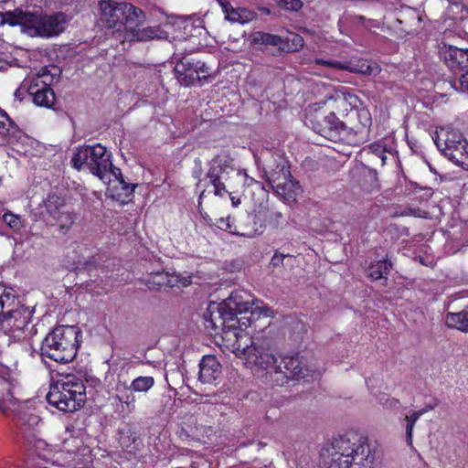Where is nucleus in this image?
I'll return each instance as SVG.
<instances>
[{
  "label": "nucleus",
  "instance_id": "f257e3e1",
  "mask_svg": "<svg viewBox=\"0 0 468 468\" xmlns=\"http://www.w3.org/2000/svg\"><path fill=\"white\" fill-rule=\"evenodd\" d=\"M272 329L268 326L258 333L251 344L237 347V356L244 359L250 367H259L270 370L271 378L277 386H283L289 379L304 378L313 369L307 366L306 359L299 354L282 357L279 364L273 355L272 340L269 336Z\"/></svg>",
  "mask_w": 468,
  "mask_h": 468
},
{
  "label": "nucleus",
  "instance_id": "f03ea898",
  "mask_svg": "<svg viewBox=\"0 0 468 468\" xmlns=\"http://www.w3.org/2000/svg\"><path fill=\"white\" fill-rule=\"evenodd\" d=\"M101 20L108 28H115L112 31L113 37L122 43L125 41H148L158 37L159 28L148 27L139 28L144 22V12L126 2L116 0H101Z\"/></svg>",
  "mask_w": 468,
  "mask_h": 468
},
{
  "label": "nucleus",
  "instance_id": "7ed1b4c3",
  "mask_svg": "<svg viewBox=\"0 0 468 468\" xmlns=\"http://www.w3.org/2000/svg\"><path fill=\"white\" fill-rule=\"evenodd\" d=\"M375 453L367 437L351 433L332 443V452L324 461L327 468H372Z\"/></svg>",
  "mask_w": 468,
  "mask_h": 468
},
{
  "label": "nucleus",
  "instance_id": "20e7f679",
  "mask_svg": "<svg viewBox=\"0 0 468 468\" xmlns=\"http://www.w3.org/2000/svg\"><path fill=\"white\" fill-rule=\"evenodd\" d=\"M347 116L349 119H358V122L349 126L339 121L334 112L326 113L324 111L311 115L308 121L314 133L332 142L348 140L351 133L363 135L371 125L370 113L365 109L359 111L352 108Z\"/></svg>",
  "mask_w": 468,
  "mask_h": 468
},
{
  "label": "nucleus",
  "instance_id": "39448f33",
  "mask_svg": "<svg viewBox=\"0 0 468 468\" xmlns=\"http://www.w3.org/2000/svg\"><path fill=\"white\" fill-rule=\"evenodd\" d=\"M238 296L230 294V296L221 303H210L204 314L205 326L211 334L223 335L233 333L236 337L235 354L237 355V347L239 344L241 346L249 345L247 342L254 340L255 337L250 339L247 335H240L238 332V324L239 321L236 317L235 309L245 310V305L237 302Z\"/></svg>",
  "mask_w": 468,
  "mask_h": 468
},
{
  "label": "nucleus",
  "instance_id": "423d86ee",
  "mask_svg": "<svg viewBox=\"0 0 468 468\" xmlns=\"http://www.w3.org/2000/svg\"><path fill=\"white\" fill-rule=\"evenodd\" d=\"M33 311L20 305L15 292L0 285V327L15 340L24 339L31 334Z\"/></svg>",
  "mask_w": 468,
  "mask_h": 468
},
{
  "label": "nucleus",
  "instance_id": "0eeeda50",
  "mask_svg": "<svg viewBox=\"0 0 468 468\" xmlns=\"http://www.w3.org/2000/svg\"><path fill=\"white\" fill-rule=\"evenodd\" d=\"M80 334L75 326L55 327L42 340L40 356L60 364L71 362L77 356Z\"/></svg>",
  "mask_w": 468,
  "mask_h": 468
},
{
  "label": "nucleus",
  "instance_id": "6e6552de",
  "mask_svg": "<svg viewBox=\"0 0 468 468\" xmlns=\"http://www.w3.org/2000/svg\"><path fill=\"white\" fill-rule=\"evenodd\" d=\"M86 388L75 376H67L51 384L46 399L49 405L65 412L79 410L86 399Z\"/></svg>",
  "mask_w": 468,
  "mask_h": 468
},
{
  "label": "nucleus",
  "instance_id": "1a4fd4ad",
  "mask_svg": "<svg viewBox=\"0 0 468 468\" xmlns=\"http://www.w3.org/2000/svg\"><path fill=\"white\" fill-rule=\"evenodd\" d=\"M438 149L457 165H468V142L455 130L441 129L435 141Z\"/></svg>",
  "mask_w": 468,
  "mask_h": 468
},
{
  "label": "nucleus",
  "instance_id": "9d476101",
  "mask_svg": "<svg viewBox=\"0 0 468 468\" xmlns=\"http://www.w3.org/2000/svg\"><path fill=\"white\" fill-rule=\"evenodd\" d=\"M173 59L176 61V76L181 85H194L203 80H207L211 74V68L205 62L186 54L175 53Z\"/></svg>",
  "mask_w": 468,
  "mask_h": 468
},
{
  "label": "nucleus",
  "instance_id": "9b49d317",
  "mask_svg": "<svg viewBox=\"0 0 468 468\" xmlns=\"http://www.w3.org/2000/svg\"><path fill=\"white\" fill-rule=\"evenodd\" d=\"M67 23V16L61 12L52 15L31 12L30 27L27 30V34L31 37H55L65 30Z\"/></svg>",
  "mask_w": 468,
  "mask_h": 468
},
{
  "label": "nucleus",
  "instance_id": "f8f14e48",
  "mask_svg": "<svg viewBox=\"0 0 468 468\" xmlns=\"http://www.w3.org/2000/svg\"><path fill=\"white\" fill-rule=\"evenodd\" d=\"M232 158L228 154H218L209 162V169L207 173V178L213 187L215 196L222 197L224 194H230L225 185L229 175L239 176L232 165Z\"/></svg>",
  "mask_w": 468,
  "mask_h": 468
},
{
  "label": "nucleus",
  "instance_id": "ddd939ff",
  "mask_svg": "<svg viewBox=\"0 0 468 468\" xmlns=\"http://www.w3.org/2000/svg\"><path fill=\"white\" fill-rule=\"evenodd\" d=\"M438 50L440 58L452 71L461 75L468 72V48L441 43Z\"/></svg>",
  "mask_w": 468,
  "mask_h": 468
},
{
  "label": "nucleus",
  "instance_id": "4468645a",
  "mask_svg": "<svg viewBox=\"0 0 468 468\" xmlns=\"http://www.w3.org/2000/svg\"><path fill=\"white\" fill-rule=\"evenodd\" d=\"M22 88L27 89L36 105L47 108L54 105L56 100L54 90L42 80V76H37L30 80H26L22 83Z\"/></svg>",
  "mask_w": 468,
  "mask_h": 468
},
{
  "label": "nucleus",
  "instance_id": "2eb2a0df",
  "mask_svg": "<svg viewBox=\"0 0 468 468\" xmlns=\"http://www.w3.org/2000/svg\"><path fill=\"white\" fill-rule=\"evenodd\" d=\"M354 184L365 193H373L380 189L378 172L362 163L356 164L349 172Z\"/></svg>",
  "mask_w": 468,
  "mask_h": 468
},
{
  "label": "nucleus",
  "instance_id": "dca6fc26",
  "mask_svg": "<svg viewBox=\"0 0 468 468\" xmlns=\"http://www.w3.org/2000/svg\"><path fill=\"white\" fill-rule=\"evenodd\" d=\"M112 167V155L101 144L90 145L88 169L101 180H105L107 171Z\"/></svg>",
  "mask_w": 468,
  "mask_h": 468
},
{
  "label": "nucleus",
  "instance_id": "f3484780",
  "mask_svg": "<svg viewBox=\"0 0 468 468\" xmlns=\"http://www.w3.org/2000/svg\"><path fill=\"white\" fill-rule=\"evenodd\" d=\"M244 221L243 226L237 227L233 226V222L229 217L220 218L217 220L216 225L221 230L247 238H252L263 231L262 225H257L256 215L247 214L244 218Z\"/></svg>",
  "mask_w": 468,
  "mask_h": 468
},
{
  "label": "nucleus",
  "instance_id": "a211bd4d",
  "mask_svg": "<svg viewBox=\"0 0 468 468\" xmlns=\"http://www.w3.org/2000/svg\"><path fill=\"white\" fill-rule=\"evenodd\" d=\"M264 173L267 183L272 190L279 188L280 186L284 184V181L292 176L287 161L281 156H272Z\"/></svg>",
  "mask_w": 468,
  "mask_h": 468
},
{
  "label": "nucleus",
  "instance_id": "6ab92c4d",
  "mask_svg": "<svg viewBox=\"0 0 468 468\" xmlns=\"http://www.w3.org/2000/svg\"><path fill=\"white\" fill-rule=\"evenodd\" d=\"M316 65H323L329 68H334L341 70H346L352 73H359L363 75H371L374 68L369 65L366 60H351L346 63L337 60H324L316 58L314 60Z\"/></svg>",
  "mask_w": 468,
  "mask_h": 468
},
{
  "label": "nucleus",
  "instance_id": "aec40b11",
  "mask_svg": "<svg viewBox=\"0 0 468 468\" xmlns=\"http://www.w3.org/2000/svg\"><path fill=\"white\" fill-rule=\"evenodd\" d=\"M221 365L215 356H205L199 363V380L207 384H216L221 376Z\"/></svg>",
  "mask_w": 468,
  "mask_h": 468
},
{
  "label": "nucleus",
  "instance_id": "412c9836",
  "mask_svg": "<svg viewBox=\"0 0 468 468\" xmlns=\"http://www.w3.org/2000/svg\"><path fill=\"white\" fill-rule=\"evenodd\" d=\"M18 421L20 432L27 440L36 436V431H37V427L40 422L39 416L32 413H21L18 416Z\"/></svg>",
  "mask_w": 468,
  "mask_h": 468
},
{
  "label": "nucleus",
  "instance_id": "4be33fe9",
  "mask_svg": "<svg viewBox=\"0 0 468 468\" xmlns=\"http://www.w3.org/2000/svg\"><path fill=\"white\" fill-rule=\"evenodd\" d=\"M273 191L285 201L292 202L295 201L297 196L302 193V187L299 182L291 176L284 181V184H282L279 188H275Z\"/></svg>",
  "mask_w": 468,
  "mask_h": 468
},
{
  "label": "nucleus",
  "instance_id": "5701e85b",
  "mask_svg": "<svg viewBox=\"0 0 468 468\" xmlns=\"http://www.w3.org/2000/svg\"><path fill=\"white\" fill-rule=\"evenodd\" d=\"M392 267L393 263L388 259H383L376 262H372L369 264L367 270V277L374 281L380 279L387 280V276L388 275Z\"/></svg>",
  "mask_w": 468,
  "mask_h": 468
},
{
  "label": "nucleus",
  "instance_id": "b1692460",
  "mask_svg": "<svg viewBox=\"0 0 468 468\" xmlns=\"http://www.w3.org/2000/svg\"><path fill=\"white\" fill-rule=\"evenodd\" d=\"M445 324L449 327L468 332V304L458 313H447Z\"/></svg>",
  "mask_w": 468,
  "mask_h": 468
},
{
  "label": "nucleus",
  "instance_id": "393cba45",
  "mask_svg": "<svg viewBox=\"0 0 468 468\" xmlns=\"http://www.w3.org/2000/svg\"><path fill=\"white\" fill-rule=\"evenodd\" d=\"M31 12L16 9L14 12H7L5 16V22L12 27L20 25L23 27V32L30 27Z\"/></svg>",
  "mask_w": 468,
  "mask_h": 468
},
{
  "label": "nucleus",
  "instance_id": "a878e982",
  "mask_svg": "<svg viewBox=\"0 0 468 468\" xmlns=\"http://www.w3.org/2000/svg\"><path fill=\"white\" fill-rule=\"evenodd\" d=\"M128 387H125L122 390H120L116 394L115 399L121 403L122 411L131 413L135 409V397Z\"/></svg>",
  "mask_w": 468,
  "mask_h": 468
},
{
  "label": "nucleus",
  "instance_id": "bb28decb",
  "mask_svg": "<svg viewBox=\"0 0 468 468\" xmlns=\"http://www.w3.org/2000/svg\"><path fill=\"white\" fill-rule=\"evenodd\" d=\"M255 14L245 8H232L226 16V19L231 23H248L254 19Z\"/></svg>",
  "mask_w": 468,
  "mask_h": 468
},
{
  "label": "nucleus",
  "instance_id": "cd10ccee",
  "mask_svg": "<svg viewBox=\"0 0 468 468\" xmlns=\"http://www.w3.org/2000/svg\"><path fill=\"white\" fill-rule=\"evenodd\" d=\"M166 277L167 272L158 271L150 273L144 282L149 290L159 291L161 289H166Z\"/></svg>",
  "mask_w": 468,
  "mask_h": 468
},
{
  "label": "nucleus",
  "instance_id": "c85d7f7f",
  "mask_svg": "<svg viewBox=\"0 0 468 468\" xmlns=\"http://www.w3.org/2000/svg\"><path fill=\"white\" fill-rule=\"evenodd\" d=\"M48 213L52 217H58L66 209L65 201L56 194L49 195L45 202Z\"/></svg>",
  "mask_w": 468,
  "mask_h": 468
},
{
  "label": "nucleus",
  "instance_id": "c756f323",
  "mask_svg": "<svg viewBox=\"0 0 468 468\" xmlns=\"http://www.w3.org/2000/svg\"><path fill=\"white\" fill-rule=\"evenodd\" d=\"M252 43L281 47L283 44V39L277 35H271L264 32H256L252 35Z\"/></svg>",
  "mask_w": 468,
  "mask_h": 468
},
{
  "label": "nucleus",
  "instance_id": "7c9ffc66",
  "mask_svg": "<svg viewBox=\"0 0 468 468\" xmlns=\"http://www.w3.org/2000/svg\"><path fill=\"white\" fill-rule=\"evenodd\" d=\"M89 151L90 145H84L77 148L73 154L71 165L78 171H80L84 166L88 168Z\"/></svg>",
  "mask_w": 468,
  "mask_h": 468
},
{
  "label": "nucleus",
  "instance_id": "2f4dec72",
  "mask_svg": "<svg viewBox=\"0 0 468 468\" xmlns=\"http://www.w3.org/2000/svg\"><path fill=\"white\" fill-rule=\"evenodd\" d=\"M154 385V378L153 377L140 376L134 378L129 386V388L134 392H147Z\"/></svg>",
  "mask_w": 468,
  "mask_h": 468
},
{
  "label": "nucleus",
  "instance_id": "473e14b6",
  "mask_svg": "<svg viewBox=\"0 0 468 468\" xmlns=\"http://www.w3.org/2000/svg\"><path fill=\"white\" fill-rule=\"evenodd\" d=\"M53 218L57 221L59 232L63 235L68 233L74 222L72 214L66 209Z\"/></svg>",
  "mask_w": 468,
  "mask_h": 468
},
{
  "label": "nucleus",
  "instance_id": "72a5a7b5",
  "mask_svg": "<svg viewBox=\"0 0 468 468\" xmlns=\"http://www.w3.org/2000/svg\"><path fill=\"white\" fill-rule=\"evenodd\" d=\"M383 152H386V147L378 143L369 144L366 150L368 161L376 165L378 157L383 154Z\"/></svg>",
  "mask_w": 468,
  "mask_h": 468
},
{
  "label": "nucleus",
  "instance_id": "f704fd0d",
  "mask_svg": "<svg viewBox=\"0 0 468 468\" xmlns=\"http://www.w3.org/2000/svg\"><path fill=\"white\" fill-rule=\"evenodd\" d=\"M421 416V412H413L410 415H406L405 420H407V426H406V435H407V441L410 444L412 442V432L413 428L417 420Z\"/></svg>",
  "mask_w": 468,
  "mask_h": 468
},
{
  "label": "nucleus",
  "instance_id": "c9c22d12",
  "mask_svg": "<svg viewBox=\"0 0 468 468\" xmlns=\"http://www.w3.org/2000/svg\"><path fill=\"white\" fill-rule=\"evenodd\" d=\"M136 441L135 432H133L131 429L122 430L120 431V444L122 448H129L132 444H133Z\"/></svg>",
  "mask_w": 468,
  "mask_h": 468
},
{
  "label": "nucleus",
  "instance_id": "e433bc0d",
  "mask_svg": "<svg viewBox=\"0 0 468 468\" xmlns=\"http://www.w3.org/2000/svg\"><path fill=\"white\" fill-rule=\"evenodd\" d=\"M303 47V38L300 35L294 34L287 37V48L289 50L297 51Z\"/></svg>",
  "mask_w": 468,
  "mask_h": 468
},
{
  "label": "nucleus",
  "instance_id": "4c0bfd02",
  "mask_svg": "<svg viewBox=\"0 0 468 468\" xmlns=\"http://www.w3.org/2000/svg\"><path fill=\"white\" fill-rule=\"evenodd\" d=\"M277 3L281 7L291 11H298L303 6L301 0H278Z\"/></svg>",
  "mask_w": 468,
  "mask_h": 468
},
{
  "label": "nucleus",
  "instance_id": "58836bf2",
  "mask_svg": "<svg viewBox=\"0 0 468 468\" xmlns=\"http://www.w3.org/2000/svg\"><path fill=\"white\" fill-rule=\"evenodd\" d=\"M352 23L355 25H362L366 28H370L376 27V20L373 19H367L364 16H354L352 17Z\"/></svg>",
  "mask_w": 468,
  "mask_h": 468
},
{
  "label": "nucleus",
  "instance_id": "ea45409f",
  "mask_svg": "<svg viewBox=\"0 0 468 468\" xmlns=\"http://www.w3.org/2000/svg\"><path fill=\"white\" fill-rule=\"evenodd\" d=\"M452 86L456 90H468V72L463 73L458 79L452 81Z\"/></svg>",
  "mask_w": 468,
  "mask_h": 468
},
{
  "label": "nucleus",
  "instance_id": "a19ab883",
  "mask_svg": "<svg viewBox=\"0 0 468 468\" xmlns=\"http://www.w3.org/2000/svg\"><path fill=\"white\" fill-rule=\"evenodd\" d=\"M4 221L12 229L20 228V218L12 213H5L3 216Z\"/></svg>",
  "mask_w": 468,
  "mask_h": 468
},
{
  "label": "nucleus",
  "instance_id": "79ce46f5",
  "mask_svg": "<svg viewBox=\"0 0 468 468\" xmlns=\"http://www.w3.org/2000/svg\"><path fill=\"white\" fill-rule=\"evenodd\" d=\"M118 185L119 186L121 187V189L123 191V195L125 197H128L130 195H132L134 191V188L136 186V185H131L129 183H127L123 177H122L119 182H118Z\"/></svg>",
  "mask_w": 468,
  "mask_h": 468
},
{
  "label": "nucleus",
  "instance_id": "37998d69",
  "mask_svg": "<svg viewBox=\"0 0 468 468\" xmlns=\"http://www.w3.org/2000/svg\"><path fill=\"white\" fill-rule=\"evenodd\" d=\"M180 274L168 273L166 277V288L180 287Z\"/></svg>",
  "mask_w": 468,
  "mask_h": 468
},
{
  "label": "nucleus",
  "instance_id": "c03bdc74",
  "mask_svg": "<svg viewBox=\"0 0 468 468\" xmlns=\"http://www.w3.org/2000/svg\"><path fill=\"white\" fill-rule=\"evenodd\" d=\"M282 213L279 211L271 212L269 216V223L273 228H278L282 224Z\"/></svg>",
  "mask_w": 468,
  "mask_h": 468
},
{
  "label": "nucleus",
  "instance_id": "a18cd8bd",
  "mask_svg": "<svg viewBox=\"0 0 468 468\" xmlns=\"http://www.w3.org/2000/svg\"><path fill=\"white\" fill-rule=\"evenodd\" d=\"M231 294H236L238 296L237 298V302L239 303H241L242 305H245L246 309L245 310H238V309H235V314H236V316L238 315V314H241L243 313H247L249 312V310L250 309V303L249 301H243L242 300V294L240 292H232Z\"/></svg>",
  "mask_w": 468,
  "mask_h": 468
},
{
  "label": "nucleus",
  "instance_id": "49530a36",
  "mask_svg": "<svg viewBox=\"0 0 468 468\" xmlns=\"http://www.w3.org/2000/svg\"><path fill=\"white\" fill-rule=\"evenodd\" d=\"M111 176H112L115 178L117 183L119 182V180L122 177H123L121 169L113 166L112 164V167L107 171V176L105 177V180L108 179L109 181H111V178H110Z\"/></svg>",
  "mask_w": 468,
  "mask_h": 468
},
{
  "label": "nucleus",
  "instance_id": "de8ad7c7",
  "mask_svg": "<svg viewBox=\"0 0 468 468\" xmlns=\"http://www.w3.org/2000/svg\"><path fill=\"white\" fill-rule=\"evenodd\" d=\"M195 168L193 170V176L195 178H197L200 180V176L202 175V163H201V160L199 158H196L195 161Z\"/></svg>",
  "mask_w": 468,
  "mask_h": 468
},
{
  "label": "nucleus",
  "instance_id": "09e8293b",
  "mask_svg": "<svg viewBox=\"0 0 468 468\" xmlns=\"http://www.w3.org/2000/svg\"><path fill=\"white\" fill-rule=\"evenodd\" d=\"M220 7L222 8V11L224 12L225 14V16L228 15V13H229V9H232L233 6L231 5V4L229 3V0H218Z\"/></svg>",
  "mask_w": 468,
  "mask_h": 468
},
{
  "label": "nucleus",
  "instance_id": "8fccbe9b",
  "mask_svg": "<svg viewBox=\"0 0 468 468\" xmlns=\"http://www.w3.org/2000/svg\"><path fill=\"white\" fill-rule=\"evenodd\" d=\"M11 126L12 125H8L7 122L0 120V134L5 135L8 133Z\"/></svg>",
  "mask_w": 468,
  "mask_h": 468
},
{
  "label": "nucleus",
  "instance_id": "3c124183",
  "mask_svg": "<svg viewBox=\"0 0 468 468\" xmlns=\"http://www.w3.org/2000/svg\"><path fill=\"white\" fill-rule=\"evenodd\" d=\"M283 259H284L283 255L275 254L271 259V264L274 266H278L282 263Z\"/></svg>",
  "mask_w": 468,
  "mask_h": 468
},
{
  "label": "nucleus",
  "instance_id": "603ef678",
  "mask_svg": "<svg viewBox=\"0 0 468 468\" xmlns=\"http://www.w3.org/2000/svg\"><path fill=\"white\" fill-rule=\"evenodd\" d=\"M180 286L186 287L191 283V277L190 276H182L180 274Z\"/></svg>",
  "mask_w": 468,
  "mask_h": 468
},
{
  "label": "nucleus",
  "instance_id": "864d4df0",
  "mask_svg": "<svg viewBox=\"0 0 468 468\" xmlns=\"http://www.w3.org/2000/svg\"><path fill=\"white\" fill-rule=\"evenodd\" d=\"M84 269L89 271H90L92 270H96L95 260L92 259V261L90 260V261H85L84 262Z\"/></svg>",
  "mask_w": 468,
  "mask_h": 468
},
{
  "label": "nucleus",
  "instance_id": "5fc2aeb1",
  "mask_svg": "<svg viewBox=\"0 0 468 468\" xmlns=\"http://www.w3.org/2000/svg\"><path fill=\"white\" fill-rule=\"evenodd\" d=\"M387 151L383 152V154L378 157L377 164L379 163L380 166H383L386 165L387 162Z\"/></svg>",
  "mask_w": 468,
  "mask_h": 468
},
{
  "label": "nucleus",
  "instance_id": "6e6d98bb",
  "mask_svg": "<svg viewBox=\"0 0 468 468\" xmlns=\"http://www.w3.org/2000/svg\"><path fill=\"white\" fill-rule=\"evenodd\" d=\"M4 398H5V399H6V400L10 401L11 403H13V402H14L15 398H14V396H13V393H12V389H11V388H7L6 395H5V396H4Z\"/></svg>",
  "mask_w": 468,
  "mask_h": 468
},
{
  "label": "nucleus",
  "instance_id": "4d7b16f0",
  "mask_svg": "<svg viewBox=\"0 0 468 468\" xmlns=\"http://www.w3.org/2000/svg\"><path fill=\"white\" fill-rule=\"evenodd\" d=\"M0 117L4 118L5 122H8V125H13L12 120L8 117L7 113L5 111L0 110Z\"/></svg>",
  "mask_w": 468,
  "mask_h": 468
},
{
  "label": "nucleus",
  "instance_id": "13d9d810",
  "mask_svg": "<svg viewBox=\"0 0 468 468\" xmlns=\"http://www.w3.org/2000/svg\"><path fill=\"white\" fill-rule=\"evenodd\" d=\"M5 369L0 367V382H4L5 381V382H7L9 386H11L12 385L11 382H9L5 378Z\"/></svg>",
  "mask_w": 468,
  "mask_h": 468
},
{
  "label": "nucleus",
  "instance_id": "bf43d9fd",
  "mask_svg": "<svg viewBox=\"0 0 468 468\" xmlns=\"http://www.w3.org/2000/svg\"><path fill=\"white\" fill-rule=\"evenodd\" d=\"M399 400L396 399H392L390 400V407H393V408H398L399 406Z\"/></svg>",
  "mask_w": 468,
  "mask_h": 468
},
{
  "label": "nucleus",
  "instance_id": "052dcab7",
  "mask_svg": "<svg viewBox=\"0 0 468 468\" xmlns=\"http://www.w3.org/2000/svg\"><path fill=\"white\" fill-rule=\"evenodd\" d=\"M230 198H231L233 206L236 207V206H238L239 204V199L236 200L235 197H231Z\"/></svg>",
  "mask_w": 468,
  "mask_h": 468
},
{
  "label": "nucleus",
  "instance_id": "680f3d73",
  "mask_svg": "<svg viewBox=\"0 0 468 468\" xmlns=\"http://www.w3.org/2000/svg\"><path fill=\"white\" fill-rule=\"evenodd\" d=\"M206 197V189L203 190L199 195V199H203Z\"/></svg>",
  "mask_w": 468,
  "mask_h": 468
},
{
  "label": "nucleus",
  "instance_id": "e2e57ef3",
  "mask_svg": "<svg viewBox=\"0 0 468 468\" xmlns=\"http://www.w3.org/2000/svg\"><path fill=\"white\" fill-rule=\"evenodd\" d=\"M428 411V409H421L420 410H417L416 412H421V416Z\"/></svg>",
  "mask_w": 468,
  "mask_h": 468
},
{
  "label": "nucleus",
  "instance_id": "0e129e2a",
  "mask_svg": "<svg viewBox=\"0 0 468 468\" xmlns=\"http://www.w3.org/2000/svg\"><path fill=\"white\" fill-rule=\"evenodd\" d=\"M25 90V89H24V88H22V86H21V87H20V89H18V90L16 91V93H15V94H16V96H20V93H19V92H20V90Z\"/></svg>",
  "mask_w": 468,
  "mask_h": 468
},
{
  "label": "nucleus",
  "instance_id": "69168bd1",
  "mask_svg": "<svg viewBox=\"0 0 468 468\" xmlns=\"http://www.w3.org/2000/svg\"><path fill=\"white\" fill-rule=\"evenodd\" d=\"M0 410H1L2 411H4L5 413H6L5 407L2 405V403H1V402H0Z\"/></svg>",
  "mask_w": 468,
  "mask_h": 468
},
{
  "label": "nucleus",
  "instance_id": "338daca9",
  "mask_svg": "<svg viewBox=\"0 0 468 468\" xmlns=\"http://www.w3.org/2000/svg\"><path fill=\"white\" fill-rule=\"evenodd\" d=\"M265 14H270V10L268 8L261 9Z\"/></svg>",
  "mask_w": 468,
  "mask_h": 468
},
{
  "label": "nucleus",
  "instance_id": "774afa93",
  "mask_svg": "<svg viewBox=\"0 0 468 468\" xmlns=\"http://www.w3.org/2000/svg\"><path fill=\"white\" fill-rule=\"evenodd\" d=\"M424 409H428V411H429V410H432V409H433V407H432V406H431V405H428V406H426Z\"/></svg>",
  "mask_w": 468,
  "mask_h": 468
}]
</instances>
